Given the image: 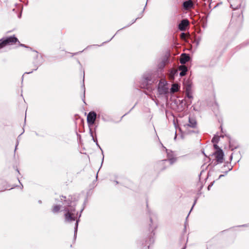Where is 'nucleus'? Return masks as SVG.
<instances>
[{"label": "nucleus", "mask_w": 249, "mask_h": 249, "mask_svg": "<svg viewBox=\"0 0 249 249\" xmlns=\"http://www.w3.org/2000/svg\"><path fill=\"white\" fill-rule=\"evenodd\" d=\"M63 204L65 205L64 211L65 212V218L66 221L71 222L75 220L74 213L75 209L74 204L69 200H64Z\"/></svg>", "instance_id": "nucleus-1"}, {"label": "nucleus", "mask_w": 249, "mask_h": 249, "mask_svg": "<svg viewBox=\"0 0 249 249\" xmlns=\"http://www.w3.org/2000/svg\"><path fill=\"white\" fill-rule=\"evenodd\" d=\"M18 41V39L14 36L2 38L0 39V49L6 45L12 44Z\"/></svg>", "instance_id": "nucleus-2"}, {"label": "nucleus", "mask_w": 249, "mask_h": 249, "mask_svg": "<svg viewBox=\"0 0 249 249\" xmlns=\"http://www.w3.org/2000/svg\"><path fill=\"white\" fill-rule=\"evenodd\" d=\"M158 91L160 95H165L168 92V88L167 87L166 83L165 81H160L159 84Z\"/></svg>", "instance_id": "nucleus-3"}, {"label": "nucleus", "mask_w": 249, "mask_h": 249, "mask_svg": "<svg viewBox=\"0 0 249 249\" xmlns=\"http://www.w3.org/2000/svg\"><path fill=\"white\" fill-rule=\"evenodd\" d=\"M143 85L141 86L142 88H144V87L148 84H151L154 82L153 80L152 75L150 73H146L143 74L142 77Z\"/></svg>", "instance_id": "nucleus-4"}, {"label": "nucleus", "mask_w": 249, "mask_h": 249, "mask_svg": "<svg viewBox=\"0 0 249 249\" xmlns=\"http://www.w3.org/2000/svg\"><path fill=\"white\" fill-rule=\"evenodd\" d=\"M96 116V113L94 111L89 112L87 116V122L89 124L92 125L94 124Z\"/></svg>", "instance_id": "nucleus-5"}, {"label": "nucleus", "mask_w": 249, "mask_h": 249, "mask_svg": "<svg viewBox=\"0 0 249 249\" xmlns=\"http://www.w3.org/2000/svg\"><path fill=\"white\" fill-rule=\"evenodd\" d=\"M215 159L217 163H222L223 161L224 153L221 149L216 150L214 153Z\"/></svg>", "instance_id": "nucleus-6"}, {"label": "nucleus", "mask_w": 249, "mask_h": 249, "mask_svg": "<svg viewBox=\"0 0 249 249\" xmlns=\"http://www.w3.org/2000/svg\"><path fill=\"white\" fill-rule=\"evenodd\" d=\"M164 148H166L164 147ZM165 150L167 152L168 160L169 161L171 164H173L176 161L177 158L175 157L174 154L172 151H168L167 149H165Z\"/></svg>", "instance_id": "nucleus-7"}, {"label": "nucleus", "mask_w": 249, "mask_h": 249, "mask_svg": "<svg viewBox=\"0 0 249 249\" xmlns=\"http://www.w3.org/2000/svg\"><path fill=\"white\" fill-rule=\"evenodd\" d=\"M189 22L188 19H183L178 25V29L182 31H185L186 27L189 25Z\"/></svg>", "instance_id": "nucleus-8"}, {"label": "nucleus", "mask_w": 249, "mask_h": 249, "mask_svg": "<svg viewBox=\"0 0 249 249\" xmlns=\"http://www.w3.org/2000/svg\"><path fill=\"white\" fill-rule=\"evenodd\" d=\"M190 59V57L188 54L182 53L180 58V63L184 65V64L189 61Z\"/></svg>", "instance_id": "nucleus-9"}, {"label": "nucleus", "mask_w": 249, "mask_h": 249, "mask_svg": "<svg viewBox=\"0 0 249 249\" xmlns=\"http://www.w3.org/2000/svg\"><path fill=\"white\" fill-rule=\"evenodd\" d=\"M196 120L193 118L189 117V123L185 124L184 126L185 127L190 126L192 128H195V127H196Z\"/></svg>", "instance_id": "nucleus-10"}, {"label": "nucleus", "mask_w": 249, "mask_h": 249, "mask_svg": "<svg viewBox=\"0 0 249 249\" xmlns=\"http://www.w3.org/2000/svg\"><path fill=\"white\" fill-rule=\"evenodd\" d=\"M179 71H180L181 72L179 73L180 76H184L186 72L187 71V68L186 66L182 65L179 66L178 67Z\"/></svg>", "instance_id": "nucleus-11"}, {"label": "nucleus", "mask_w": 249, "mask_h": 249, "mask_svg": "<svg viewBox=\"0 0 249 249\" xmlns=\"http://www.w3.org/2000/svg\"><path fill=\"white\" fill-rule=\"evenodd\" d=\"M183 5L184 8L185 9L187 10L192 8L193 6V3L191 0H188L184 1L183 2Z\"/></svg>", "instance_id": "nucleus-12"}, {"label": "nucleus", "mask_w": 249, "mask_h": 249, "mask_svg": "<svg viewBox=\"0 0 249 249\" xmlns=\"http://www.w3.org/2000/svg\"><path fill=\"white\" fill-rule=\"evenodd\" d=\"M179 89L178 85L177 84H174L171 88V92L172 93L176 92L178 91Z\"/></svg>", "instance_id": "nucleus-13"}, {"label": "nucleus", "mask_w": 249, "mask_h": 249, "mask_svg": "<svg viewBox=\"0 0 249 249\" xmlns=\"http://www.w3.org/2000/svg\"><path fill=\"white\" fill-rule=\"evenodd\" d=\"M179 102H180V106H181V107L180 108H179V110H183L185 107V106H186V102L185 101H184L183 100H179L178 101Z\"/></svg>", "instance_id": "nucleus-14"}, {"label": "nucleus", "mask_w": 249, "mask_h": 249, "mask_svg": "<svg viewBox=\"0 0 249 249\" xmlns=\"http://www.w3.org/2000/svg\"><path fill=\"white\" fill-rule=\"evenodd\" d=\"M186 96L188 98H190V99H191L193 98V96H192V93L190 90V89H189V88H187L186 89Z\"/></svg>", "instance_id": "nucleus-15"}, {"label": "nucleus", "mask_w": 249, "mask_h": 249, "mask_svg": "<svg viewBox=\"0 0 249 249\" xmlns=\"http://www.w3.org/2000/svg\"><path fill=\"white\" fill-rule=\"evenodd\" d=\"M60 207H61V206L59 205L54 206V207H53V213H57V212H59V211L60 209Z\"/></svg>", "instance_id": "nucleus-16"}, {"label": "nucleus", "mask_w": 249, "mask_h": 249, "mask_svg": "<svg viewBox=\"0 0 249 249\" xmlns=\"http://www.w3.org/2000/svg\"><path fill=\"white\" fill-rule=\"evenodd\" d=\"M79 219L77 220L75 223V227H74V237H76V234L77 232L78 225Z\"/></svg>", "instance_id": "nucleus-17"}, {"label": "nucleus", "mask_w": 249, "mask_h": 249, "mask_svg": "<svg viewBox=\"0 0 249 249\" xmlns=\"http://www.w3.org/2000/svg\"><path fill=\"white\" fill-rule=\"evenodd\" d=\"M219 141V137L218 136H214L212 139V142L214 143H216Z\"/></svg>", "instance_id": "nucleus-18"}, {"label": "nucleus", "mask_w": 249, "mask_h": 249, "mask_svg": "<svg viewBox=\"0 0 249 249\" xmlns=\"http://www.w3.org/2000/svg\"><path fill=\"white\" fill-rule=\"evenodd\" d=\"M34 63L35 66V68L34 69V70L36 71L37 69L38 66L40 65L41 63H38V62H37L36 61H35Z\"/></svg>", "instance_id": "nucleus-19"}, {"label": "nucleus", "mask_w": 249, "mask_h": 249, "mask_svg": "<svg viewBox=\"0 0 249 249\" xmlns=\"http://www.w3.org/2000/svg\"><path fill=\"white\" fill-rule=\"evenodd\" d=\"M186 36V34L184 33H182L181 34H180V37L182 38V39H185V37Z\"/></svg>", "instance_id": "nucleus-20"}, {"label": "nucleus", "mask_w": 249, "mask_h": 249, "mask_svg": "<svg viewBox=\"0 0 249 249\" xmlns=\"http://www.w3.org/2000/svg\"><path fill=\"white\" fill-rule=\"evenodd\" d=\"M213 147L214 148V149H216L217 150H219V149H221L220 148H219V147H218V146L216 144V143H214L213 144Z\"/></svg>", "instance_id": "nucleus-21"}, {"label": "nucleus", "mask_w": 249, "mask_h": 249, "mask_svg": "<svg viewBox=\"0 0 249 249\" xmlns=\"http://www.w3.org/2000/svg\"><path fill=\"white\" fill-rule=\"evenodd\" d=\"M83 89H84V97L85 98V85L84 84H83Z\"/></svg>", "instance_id": "nucleus-22"}, {"label": "nucleus", "mask_w": 249, "mask_h": 249, "mask_svg": "<svg viewBox=\"0 0 249 249\" xmlns=\"http://www.w3.org/2000/svg\"><path fill=\"white\" fill-rule=\"evenodd\" d=\"M18 141H17V143H16V147H15V151L17 150V146H18Z\"/></svg>", "instance_id": "nucleus-23"}, {"label": "nucleus", "mask_w": 249, "mask_h": 249, "mask_svg": "<svg viewBox=\"0 0 249 249\" xmlns=\"http://www.w3.org/2000/svg\"><path fill=\"white\" fill-rule=\"evenodd\" d=\"M93 140L94 142H96V144H97V145H98V146H99V145H98V142H97V139H96V140H94V138L93 137Z\"/></svg>", "instance_id": "nucleus-24"}, {"label": "nucleus", "mask_w": 249, "mask_h": 249, "mask_svg": "<svg viewBox=\"0 0 249 249\" xmlns=\"http://www.w3.org/2000/svg\"><path fill=\"white\" fill-rule=\"evenodd\" d=\"M231 7H232L233 9H237V8H238V6H237L235 8H233V7H232V4H231Z\"/></svg>", "instance_id": "nucleus-25"}, {"label": "nucleus", "mask_w": 249, "mask_h": 249, "mask_svg": "<svg viewBox=\"0 0 249 249\" xmlns=\"http://www.w3.org/2000/svg\"><path fill=\"white\" fill-rule=\"evenodd\" d=\"M35 56H36V58L37 59L38 57V54H37V53L36 52Z\"/></svg>", "instance_id": "nucleus-26"}, {"label": "nucleus", "mask_w": 249, "mask_h": 249, "mask_svg": "<svg viewBox=\"0 0 249 249\" xmlns=\"http://www.w3.org/2000/svg\"><path fill=\"white\" fill-rule=\"evenodd\" d=\"M137 18H137L136 19H135V20H134L133 21V22H132L130 25H131V24H132L134 23L136 21V20H137Z\"/></svg>", "instance_id": "nucleus-27"}, {"label": "nucleus", "mask_w": 249, "mask_h": 249, "mask_svg": "<svg viewBox=\"0 0 249 249\" xmlns=\"http://www.w3.org/2000/svg\"><path fill=\"white\" fill-rule=\"evenodd\" d=\"M167 161V160H162L161 162H162V163H164V162H166Z\"/></svg>", "instance_id": "nucleus-28"}, {"label": "nucleus", "mask_w": 249, "mask_h": 249, "mask_svg": "<svg viewBox=\"0 0 249 249\" xmlns=\"http://www.w3.org/2000/svg\"><path fill=\"white\" fill-rule=\"evenodd\" d=\"M223 176H224V175H221L219 176V178H221V177H222Z\"/></svg>", "instance_id": "nucleus-29"}, {"label": "nucleus", "mask_w": 249, "mask_h": 249, "mask_svg": "<svg viewBox=\"0 0 249 249\" xmlns=\"http://www.w3.org/2000/svg\"><path fill=\"white\" fill-rule=\"evenodd\" d=\"M63 198H65V196H62V198H61V200H63Z\"/></svg>", "instance_id": "nucleus-30"}, {"label": "nucleus", "mask_w": 249, "mask_h": 249, "mask_svg": "<svg viewBox=\"0 0 249 249\" xmlns=\"http://www.w3.org/2000/svg\"><path fill=\"white\" fill-rule=\"evenodd\" d=\"M196 202V200H195V203H194V205H193V207H192V209H193V207H194V205H195Z\"/></svg>", "instance_id": "nucleus-31"}, {"label": "nucleus", "mask_w": 249, "mask_h": 249, "mask_svg": "<svg viewBox=\"0 0 249 249\" xmlns=\"http://www.w3.org/2000/svg\"><path fill=\"white\" fill-rule=\"evenodd\" d=\"M210 187H211V186H210V185H209V186H208V190H209V189H210Z\"/></svg>", "instance_id": "nucleus-32"}, {"label": "nucleus", "mask_w": 249, "mask_h": 249, "mask_svg": "<svg viewBox=\"0 0 249 249\" xmlns=\"http://www.w3.org/2000/svg\"><path fill=\"white\" fill-rule=\"evenodd\" d=\"M32 72H33V71H30V72H27V73H32Z\"/></svg>", "instance_id": "nucleus-33"}, {"label": "nucleus", "mask_w": 249, "mask_h": 249, "mask_svg": "<svg viewBox=\"0 0 249 249\" xmlns=\"http://www.w3.org/2000/svg\"><path fill=\"white\" fill-rule=\"evenodd\" d=\"M191 210H192V209ZM191 211H190V212H189L188 214H190Z\"/></svg>", "instance_id": "nucleus-34"}, {"label": "nucleus", "mask_w": 249, "mask_h": 249, "mask_svg": "<svg viewBox=\"0 0 249 249\" xmlns=\"http://www.w3.org/2000/svg\"><path fill=\"white\" fill-rule=\"evenodd\" d=\"M191 210H192V209ZM191 211H190V212H189L188 214H190Z\"/></svg>", "instance_id": "nucleus-35"}, {"label": "nucleus", "mask_w": 249, "mask_h": 249, "mask_svg": "<svg viewBox=\"0 0 249 249\" xmlns=\"http://www.w3.org/2000/svg\"><path fill=\"white\" fill-rule=\"evenodd\" d=\"M91 135L92 137H93V135H92V132H91Z\"/></svg>", "instance_id": "nucleus-36"}, {"label": "nucleus", "mask_w": 249, "mask_h": 249, "mask_svg": "<svg viewBox=\"0 0 249 249\" xmlns=\"http://www.w3.org/2000/svg\"><path fill=\"white\" fill-rule=\"evenodd\" d=\"M21 46H25L23 44H21Z\"/></svg>", "instance_id": "nucleus-37"}, {"label": "nucleus", "mask_w": 249, "mask_h": 249, "mask_svg": "<svg viewBox=\"0 0 249 249\" xmlns=\"http://www.w3.org/2000/svg\"><path fill=\"white\" fill-rule=\"evenodd\" d=\"M185 249V247L183 248V249Z\"/></svg>", "instance_id": "nucleus-38"}]
</instances>
